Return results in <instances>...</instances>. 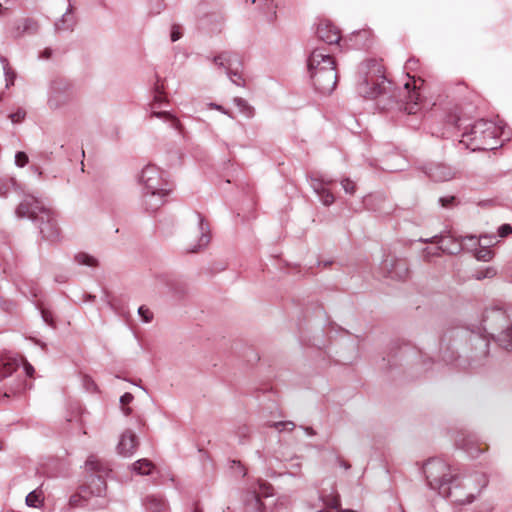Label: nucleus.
Returning <instances> with one entry per match:
<instances>
[{"label": "nucleus", "mask_w": 512, "mask_h": 512, "mask_svg": "<svg viewBox=\"0 0 512 512\" xmlns=\"http://www.w3.org/2000/svg\"><path fill=\"white\" fill-rule=\"evenodd\" d=\"M308 71L312 84L319 93L330 94L336 88L338 74L334 58L321 49L312 51L308 59Z\"/></svg>", "instance_id": "nucleus-1"}, {"label": "nucleus", "mask_w": 512, "mask_h": 512, "mask_svg": "<svg viewBox=\"0 0 512 512\" xmlns=\"http://www.w3.org/2000/svg\"><path fill=\"white\" fill-rule=\"evenodd\" d=\"M361 80L358 82V93L369 99L378 98L391 92L392 83L386 75L382 60L369 59L361 65Z\"/></svg>", "instance_id": "nucleus-2"}, {"label": "nucleus", "mask_w": 512, "mask_h": 512, "mask_svg": "<svg viewBox=\"0 0 512 512\" xmlns=\"http://www.w3.org/2000/svg\"><path fill=\"white\" fill-rule=\"evenodd\" d=\"M487 485L488 478L482 472H475L466 477H460L457 473L441 496L454 504L466 505L472 503Z\"/></svg>", "instance_id": "nucleus-3"}, {"label": "nucleus", "mask_w": 512, "mask_h": 512, "mask_svg": "<svg viewBox=\"0 0 512 512\" xmlns=\"http://www.w3.org/2000/svg\"><path fill=\"white\" fill-rule=\"evenodd\" d=\"M16 215L19 218H29L40 220V232L46 239L54 240L59 236L54 212L47 207L41 200L27 196L17 207Z\"/></svg>", "instance_id": "nucleus-4"}, {"label": "nucleus", "mask_w": 512, "mask_h": 512, "mask_svg": "<svg viewBox=\"0 0 512 512\" xmlns=\"http://www.w3.org/2000/svg\"><path fill=\"white\" fill-rule=\"evenodd\" d=\"M502 134V128L489 120H478L470 132L463 134L462 143L471 146L472 150H493L496 139Z\"/></svg>", "instance_id": "nucleus-5"}, {"label": "nucleus", "mask_w": 512, "mask_h": 512, "mask_svg": "<svg viewBox=\"0 0 512 512\" xmlns=\"http://www.w3.org/2000/svg\"><path fill=\"white\" fill-rule=\"evenodd\" d=\"M423 472L429 486L437 490L440 495L458 473L456 468H453L441 458L429 459L423 466Z\"/></svg>", "instance_id": "nucleus-6"}, {"label": "nucleus", "mask_w": 512, "mask_h": 512, "mask_svg": "<svg viewBox=\"0 0 512 512\" xmlns=\"http://www.w3.org/2000/svg\"><path fill=\"white\" fill-rule=\"evenodd\" d=\"M484 329L506 350L512 349V319L501 309L484 319Z\"/></svg>", "instance_id": "nucleus-7"}, {"label": "nucleus", "mask_w": 512, "mask_h": 512, "mask_svg": "<svg viewBox=\"0 0 512 512\" xmlns=\"http://www.w3.org/2000/svg\"><path fill=\"white\" fill-rule=\"evenodd\" d=\"M140 181L150 193V199L146 204L152 208L158 206L157 203L151 202L156 195L165 196L170 192V189L167 188L168 184L163 178V172L155 165L149 164L142 170Z\"/></svg>", "instance_id": "nucleus-8"}, {"label": "nucleus", "mask_w": 512, "mask_h": 512, "mask_svg": "<svg viewBox=\"0 0 512 512\" xmlns=\"http://www.w3.org/2000/svg\"><path fill=\"white\" fill-rule=\"evenodd\" d=\"M424 84L422 79H415L414 77L405 83L404 93L405 100L403 101V108L408 114H415L420 109L421 88Z\"/></svg>", "instance_id": "nucleus-9"}, {"label": "nucleus", "mask_w": 512, "mask_h": 512, "mask_svg": "<svg viewBox=\"0 0 512 512\" xmlns=\"http://www.w3.org/2000/svg\"><path fill=\"white\" fill-rule=\"evenodd\" d=\"M164 102H166V96L164 94V83L157 79L154 85V98L153 102L151 103V117L155 116L163 118L165 121L170 122L172 127L178 129L180 126V122L177 118H175L172 114L168 112L157 111V109L160 108L161 104Z\"/></svg>", "instance_id": "nucleus-10"}, {"label": "nucleus", "mask_w": 512, "mask_h": 512, "mask_svg": "<svg viewBox=\"0 0 512 512\" xmlns=\"http://www.w3.org/2000/svg\"><path fill=\"white\" fill-rule=\"evenodd\" d=\"M91 483H94L96 485V488L88 492V488L81 487L77 494H74L70 497L69 503L71 506H81V501L86 500L88 494L101 496L106 491V482L102 475L93 476L91 479Z\"/></svg>", "instance_id": "nucleus-11"}, {"label": "nucleus", "mask_w": 512, "mask_h": 512, "mask_svg": "<svg viewBox=\"0 0 512 512\" xmlns=\"http://www.w3.org/2000/svg\"><path fill=\"white\" fill-rule=\"evenodd\" d=\"M318 38L329 44H338L341 39L340 30L329 20H322L317 27Z\"/></svg>", "instance_id": "nucleus-12"}, {"label": "nucleus", "mask_w": 512, "mask_h": 512, "mask_svg": "<svg viewBox=\"0 0 512 512\" xmlns=\"http://www.w3.org/2000/svg\"><path fill=\"white\" fill-rule=\"evenodd\" d=\"M214 62L216 65L225 68L229 74L233 72L234 75H237L238 68L241 66L237 55L231 52L219 54L214 58Z\"/></svg>", "instance_id": "nucleus-13"}, {"label": "nucleus", "mask_w": 512, "mask_h": 512, "mask_svg": "<svg viewBox=\"0 0 512 512\" xmlns=\"http://www.w3.org/2000/svg\"><path fill=\"white\" fill-rule=\"evenodd\" d=\"M137 446L138 442L136 435L132 431L128 430L121 436L118 444V452L123 456H130L135 452Z\"/></svg>", "instance_id": "nucleus-14"}, {"label": "nucleus", "mask_w": 512, "mask_h": 512, "mask_svg": "<svg viewBox=\"0 0 512 512\" xmlns=\"http://www.w3.org/2000/svg\"><path fill=\"white\" fill-rule=\"evenodd\" d=\"M19 364L16 359L5 357L0 359V381L17 370Z\"/></svg>", "instance_id": "nucleus-15"}, {"label": "nucleus", "mask_w": 512, "mask_h": 512, "mask_svg": "<svg viewBox=\"0 0 512 512\" xmlns=\"http://www.w3.org/2000/svg\"><path fill=\"white\" fill-rule=\"evenodd\" d=\"M234 104L239 108L240 112L247 118H252L255 115V109L245 99L235 97Z\"/></svg>", "instance_id": "nucleus-16"}, {"label": "nucleus", "mask_w": 512, "mask_h": 512, "mask_svg": "<svg viewBox=\"0 0 512 512\" xmlns=\"http://www.w3.org/2000/svg\"><path fill=\"white\" fill-rule=\"evenodd\" d=\"M44 501L43 492L40 489H36L30 492L26 497V504L30 507H39Z\"/></svg>", "instance_id": "nucleus-17"}, {"label": "nucleus", "mask_w": 512, "mask_h": 512, "mask_svg": "<svg viewBox=\"0 0 512 512\" xmlns=\"http://www.w3.org/2000/svg\"><path fill=\"white\" fill-rule=\"evenodd\" d=\"M153 468L154 464L147 459H141L134 463V470L142 475L150 474Z\"/></svg>", "instance_id": "nucleus-18"}, {"label": "nucleus", "mask_w": 512, "mask_h": 512, "mask_svg": "<svg viewBox=\"0 0 512 512\" xmlns=\"http://www.w3.org/2000/svg\"><path fill=\"white\" fill-rule=\"evenodd\" d=\"M324 504L330 509H336L340 511V498L338 494L332 493L323 497Z\"/></svg>", "instance_id": "nucleus-19"}, {"label": "nucleus", "mask_w": 512, "mask_h": 512, "mask_svg": "<svg viewBox=\"0 0 512 512\" xmlns=\"http://www.w3.org/2000/svg\"><path fill=\"white\" fill-rule=\"evenodd\" d=\"M444 170V167H436L430 174L432 178H434L437 181H444L448 180L452 177V173L450 170L442 171Z\"/></svg>", "instance_id": "nucleus-20"}, {"label": "nucleus", "mask_w": 512, "mask_h": 512, "mask_svg": "<svg viewBox=\"0 0 512 512\" xmlns=\"http://www.w3.org/2000/svg\"><path fill=\"white\" fill-rule=\"evenodd\" d=\"M272 490H273V488L270 484L265 483V482H260L259 490L257 492H255L256 502L257 503L260 502V496L268 497V496L272 495Z\"/></svg>", "instance_id": "nucleus-21"}, {"label": "nucleus", "mask_w": 512, "mask_h": 512, "mask_svg": "<svg viewBox=\"0 0 512 512\" xmlns=\"http://www.w3.org/2000/svg\"><path fill=\"white\" fill-rule=\"evenodd\" d=\"M102 463L96 456H90L86 461V468L93 472L102 471Z\"/></svg>", "instance_id": "nucleus-22"}, {"label": "nucleus", "mask_w": 512, "mask_h": 512, "mask_svg": "<svg viewBox=\"0 0 512 512\" xmlns=\"http://www.w3.org/2000/svg\"><path fill=\"white\" fill-rule=\"evenodd\" d=\"M318 194L322 203L326 206L331 205L335 200L333 193L326 188L319 189Z\"/></svg>", "instance_id": "nucleus-23"}, {"label": "nucleus", "mask_w": 512, "mask_h": 512, "mask_svg": "<svg viewBox=\"0 0 512 512\" xmlns=\"http://www.w3.org/2000/svg\"><path fill=\"white\" fill-rule=\"evenodd\" d=\"M22 26H23V32H27V33H35V32H37L38 27H39L37 21L32 18L24 19Z\"/></svg>", "instance_id": "nucleus-24"}, {"label": "nucleus", "mask_w": 512, "mask_h": 512, "mask_svg": "<svg viewBox=\"0 0 512 512\" xmlns=\"http://www.w3.org/2000/svg\"><path fill=\"white\" fill-rule=\"evenodd\" d=\"M76 261L81 265H87V266H96L97 261L92 256L85 254V253H79L76 256Z\"/></svg>", "instance_id": "nucleus-25"}, {"label": "nucleus", "mask_w": 512, "mask_h": 512, "mask_svg": "<svg viewBox=\"0 0 512 512\" xmlns=\"http://www.w3.org/2000/svg\"><path fill=\"white\" fill-rule=\"evenodd\" d=\"M493 257V253L488 248H481L476 252V258L482 261H489Z\"/></svg>", "instance_id": "nucleus-26"}, {"label": "nucleus", "mask_w": 512, "mask_h": 512, "mask_svg": "<svg viewBox=\"0 0 512 512\" xmlns=\"http://www.w3.org/2000/svg\"><path fill=\"white\" fill-rule=\"evenodd\" d=\"M341 185L346 193L354 194L356 192V184L349 178H345L341 181Z\"/></svg>", "instance_id": "nucleus-27"}, {"label": "nucleus", "mask_w": 512, "mask_h": 512, "mask_svg": "<svg viewBox=\"0 0 512 512\" xmlns=\"http://www.w3.org/2000/svg\"><path fill=\"white\" fill-rule=\"evenodd\" d=\"M267 9L269 10V13H267V19L268 21L272 22L276 19V4L274 3V0H265Z\"/></svg>", "instance_id": "nucleus-28"}, {"label": "nucleus", "mask_w": 512, "mask_h": 512, "mask_svg": "<svg viewBox=\"0 0 512 512\" xmlns=\"http://www.w3.org/2000/svg\"><path fill=\"white\" fill-rule=\"evenodd\" d=\"M272 426L279 431H282V430L292 431L295 428V424L291 421L275 422Z\"/></svg>", "instance_id": "nucleus-29"}, {"label": "nucleus", "mask_w": 512, "mask_h": 512, "mask_svg": "<svg viewBox=\"0 0 512 512\" xmlns=\"http://www.w3.org/2000/svg\"><path fill=\"white\" fill-rule=\"evenodd\" d=\"M26 112L23 109H18L16 112L9 115L10 120L13 123H20L24 120Z\"/></svg>", "instance_id": "nucleus-30"}, {"label": "nucleus", "mask_w": 512, "mask_h": 512, "mask_svg": "<svg viewBox=\"0 0 512 512\" xmlns=\"http://www.w3.org/2000/svg\"><path fill=\"white\" fill-rule=\"evenodd\" d=\"M133 398L134 397L131 393H125L124 395H122L120 398L122 407H125L126 405L130 404L132 402ZM123 410L126 415H128L130 413V408H123Z\"/></svg>", "instance_id": "nucleus-31"}, {"label": "nucleus", "mask_w": 512, "mask_h": 512, "mask_svg": "<svg viewBox=\"0 0 512 512\" xmlns=\"http://www.w3.org/2000/svg\"><path fill=\"white\" fill-rule=\"evenodd\" d=\"M29 159L25 152H17L15 155V163L19 167H24L28 163Z\"/></svg>", "instance_id": "nucleus-32"}, {"label": "nucleus", "mask_w": 512, "mask_h": 512, "mask_svg": "<svg viewBox=\"0 0 512 512\" xmlns=\"http://www.w3.org/2000/svg\"><path fill=\"white\" fill-rule=\"evenodd\" d=\"M138 312L145 322L151 321L153 314L148 308H146L145 306H141Z\"/></svg>", "instance_id": "nucleus-33"}, {"label": "nucleus", "mask_w": 512, "mask_h": 512, "mask_svg": "<svg viewBox=\"0 0 512 512\" xmlns=\"http://www.w3.org/2000/svg\"><path fill=\"white\" fill-rule=\"evenodd\" d=\"M498 231L501 237H506L512 233V226L509 224H504L500 226Z\"/></svg>", "instance_id": "nucleus-34"}, {"label": "nucleus", "mask_w": 512, "mask_h": 512, "mask_svg": "<svg viewBox=\"0 0 512 512\" xmlns=\"http://www.w3.org/2000/svg\"><path fill=\"white\" fill-rule=\"evenodd\" d=\"M439 201L443 207H449L450 205H452L454 203L455 197L454 196L442 197L439 199Z\"/></svg>", "instance_id": "nucleus-35"}, {"label": "nucleus", "mask_w": 512, "mask_h": 512, "mask_svg": "<svg viewBox=\"0 0 512 512\" xmlns=\"http://www.w3.org/2000/svg\"><path fill=\"white\" fill-rule=\"evenodd\" d=\"M495 275V270L493 268L486 269L485 273L479 272L477 275L478 279H482L485 277H493Z\"/></svg>", "instance_id": "nucleus-36"}, {"label": "nucleus", "mask_w": 512, "mask_h": 512, "mask_svg": "<svg viewBox=\"0 0 512 512\" xmlns=\"http://www.w3.org/2000/svg\"><path fill=\"white\" fill-rule=\"evenodd\" d=\"M180 37H181V33L179 32V27L174 26L172 29V32H171V40L173 42H175L178 39H180Z\"/></svg>", "instance_id": "nucleus-37"}, {"label": "nucleus", "mask_w": 512, "mask_h": 512, "mask_svg": "<svg viewBox=\"0 0 512 512\" xmlns=\"http://www.w3.org/2000/svg\"><path fill=\"white\" fill-rule=\"evenodd\" d=\"M210 107L213 108V109H217L219 111H221L222 113L228 115L229 117L233 118V115L228 111V110H225L222 106L220 105H216V104H210Z\"/></svg>", "instance_id": "nucleus-38"}, {"label": "nucleus", "mask_w": 512, "mask_h": 512, "mask_svg": "<svg viewBox=\"0 0 512 512\" xmlns=\"http://www.w3.org/2000/svg\"><path fill=\"white\" fill-rule=\"evenodd\" d=\"M25 369H26L27 374H28L29 376H32V374H33V372H34L33 367H32L30 364H27V365L25 366Z\"/></svg>", "instance_id": "nucleus-39"}, {"label": "nucleus", "mask_w": 512, "mask_h": 512, "mask_svg": "<svg viewBox=\"0 0 512 512\" xmlns=\"http://www.w3.org/2000/svg\"><path fill=\"white\" fill-rule=\"evenodd\" d=\"M194 512H203L198 505L195 506Z\"/></svg>", "instance_id": "nucleus-40"}, {"label": "nucleus", "mask_w": 512, "mask_h": 512, "mask_svg": "<svg viewBox=\"0 0 512 512\" xmlns=\"http://www.w3.org/2000/svg\"><path fill=\"white\" fill-rule=\"evenodd\" d=\"M343 467H344L345 469H349V468H350V465H349L348 463H346V462H343Z\"/></svg>", "instance_id": "nucleus-41"}, {"label": "nucleus", "mask_w": 512, "mask_h": 512, "mask_svg": "<svg viewBox=\"0 0 512 512\" xmlns=\"http://www.w3.org/2000/svg\"><path fill=\"white\" fill-rule=\"evenodd\" d=\"M43 316L45 318V321H48V318H47V316H46V314L44 312H43Z\"/></svg>", "instance_id": "nucleus-42"}, {"label": "nucleus", "mask_w": 512, "mask_h": 512, "mask_svg": "<svg viewBox=\"0 0 512 512\" xmlns=\"http://www.w3.org/2000/svg\"><path fill=\"white\" fill-rule=\"evenodd\" d=\"M9 396L10 395L7 392L4 393V397H9Z\"/></svg>", "instance_id": "nucleus-43"}, {"label": "nucleus", "mask_w": 512, "mask_h": 512, "mask_svg": "<svg viewBox=\"0 0 512 512\" xmlns=\"http://www.w3.org/2000/svg\"><path fill=\"white\" fill-rule=\"evenodd\" d=\"M4 192L2 191V187L0 186V195H2Z\"/></svg>", "instance_id": "nucleus-44"}, {"label": "nucleus", "mask_w": 512, "mask_h": 512, "mask_svg": "<svg viewBox=\"0 0 512 512\" xmlns=\"http://www.w3.org/2000/svg\"><path fill=\"white\" fill-rule=\"evenodd\" d=\"M2 9V5L0 4V10Z\"/></svg>", "instance_id": "nucleus-45"}]
</instances>
